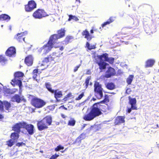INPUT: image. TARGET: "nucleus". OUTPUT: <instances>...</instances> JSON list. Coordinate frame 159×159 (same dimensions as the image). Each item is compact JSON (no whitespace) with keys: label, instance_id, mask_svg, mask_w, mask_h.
<instances>
[{"label":"nucleus","instance_id":"f257e3e1","mask_svg":"<svg viewBox=\"0 0 159 159\" xmlns=\"http://www.w3.org/2000/svg\"><path fill=\"white\" fill-rule=\"evenodd\" d=\"M94 57V61L98 65L101 72L105 70L107 66L108 65V64L106 62H107L111 64H112L114 62V58L112 57H109L108 54L106 53H104L101 55L95 56Z\"/></svg>","mask_w":159,"mask_h":159},{"label":"nucleus","instance_id":"f03ea898","mask_svg":"<svg viewBox=\"0 0 159 159\" xmlns=\"http://www.w3.org/2000/svg\"><path fill=\"white\" fill-rule=\"evenodd\" d=\"M52 118L50 116H46L43 119L39 121L37 123V126L38 130L42 131L48 128V126L51 125Z\"/></svg>","mask_w":159,"mask_h":159},{"label":"nucleus","instance_id":"7ed1b4c3","mask_svg":"<svg viewBox=\"0 0 159 159\" xmlns=\"http://www.w3.org/2000/svg\"><path fill=\"white\" fill-rule=\"evenodd\" d=\"M103 91L102 85L97 81L95 82L94 84V94L97 99H100L102 98Z\"/></svg>","mask_w":159,"mask_h":159},{"label":"nucleus","instance_id":"20e7f679","mask_svg":"<svg viewBox=\"0 0 159 159\" xmlns=\"http://www.w3.org/2000/svg\"><path fill=\"white\" fill-rule=\"evenodd\" d=\"M24 76V74L22 72L17 71L15 72L14 74V78L12 80L11 84L14 86L15 85H17L20 89L22 86V82L20 79Z\"/></svg>","mask_w":159,"mask_h":159},{"label":"nucleus","instance_id":"39448f33","mask_svg":"<svg viewBox=\"0 0 159 159\" xmlns=\"http://www.w3.org/2000/svg\"><path fill=\"white\" fill-rule=\"evenodd\" d=\"M66 30L65 28H61L57 31V34L52 35L50 38L56 43L57 39L62 38L65 36Z\"/></svg>","mask_w":159,"mask_h":159},{"label":"nucleus","instance_id":"423d86ee","mask_svg":"<svg viewBox=\"0 0 159 159\" xmlns=\"http://www.w3.org/2000/svg\"><path fill=\"white\" fill-rule=\"evenodd\" d=\"M31 103L32 106L37 108H42L46 104V102L44 100L36 97L31 99Z\"/></svg>","mask_w":159,"mask_h":159},{"label":"nucleus","instance_id":"0eeeda50","mask_svg":"<svg viewBox=\"0 0 159 159\" xmlns=\"http://www.w3.org/2000/svg\"><path fill=\"white\" fill-rule=\"evenodd\" d=\"M102 106L98 102L95 103L92 106L90 111L95 117L102 114L101 107Z\"/></svg>","mask_w":159,"mask_h":159},{"label":"nucleus","instance_id":"6e6552de","mask_svg":"<svg viewBox=\"0 0 159 159\" xmlns=\"http://www.w3.org/2000/svg\"><path fill=\"white\" fill-rule=\"evenodd\" d=\"M48 16V15L44 10L39 9L36 10L32 15L33 16L34 18L37 19H40Z\"/></svg>","mask_w":159,"mask_h":159},{"label":"nucleus","instance_id":"1a4fd4ad","mask_svg":"<svg viewBox=\"0 0 159 159\" xmlns=\"http://www.w3.org/2000/svg\"><path fill=\"white\" fill-rule=\"evenodd\" d=\"M37 7V4L33 0L28 2L27 4L25 5V10L26 12H30L32 11Z\"/></svg>","mask_w":159,"mask_h":159},{"label":"nucleus","instance_id":"9d476101","mask_svg":"<svg viewBox=\"0 0 159 159\" xmlns=\"http://www.w3.org/2000/svg\"><path fill=\"white\" fill-rule=\"evenodd\" d=\"M49 61L47 57H45L42 61V63H39L37 66L39 70H43L46 69L48 66L47 63L49 62Z\"/></svg>","mask_w":159,"mask_h":159},{"label":"nucleus","instance_id":"9b49d317","mask_svg":"<svg viewBox=\"0 0 159 159\" xmlns=\"http://www.w3.org/2000/svg\"><path fill=\"white\" fill-rule=\"evenodd\" d=\"M24 122H19L14 125L12 127V130L15 132L20 133L21 131V128H23V127H24Z\"/></svg>","mask_w":159,"mask_h":159},{"label":"nucleus","instance_id":"f8f14e48","mask_svg":"<svg viewBox=\"0 0 159 159\" xmlns=\"http://www.w3.org/2000/svg\"><path fill=\"white\" fill-rule=\"evenodd\" d=\"M56 43L50 38L47 43L43 46L47 53H48L53 47V45Z\"/></svg>","mask_w":159,"mask_h":159},{"label":"nucleus","instance_id":"ddd939ff","mask_svg":"<svg viewBox=\"0 0 159 159\" xmlns=\"http://www.w3.org/2000/svg\"><path fill=\"white\" fill-rule=\"evenodd\" d=\"M24 126L23 128L25 129L28 134L31 135L34 133V126L32 124H27L25 122H24Z\"/></svg>","mask_w":159,"mask_h":159},{"label":"nucleus","instance_id":"4468645a","mask_svg":"<svg viewBox=\"0 0 159 159\" xmlns=\"http://www.w3.org/2000/svg\"><path fill=\"white\" fill-rule=\"evenodd\" d=\"M116 74V72L114 69L111 67H109L106 72L105 77L107 78H109L111 76L115 75Z\"/></svg>","mask_w":159,"mask_h":159},{"label":"nucleus","instance_id":"2eb2a0df","mask_svg":"<svg viewBox=\"0 0 159 159\" xmlns=\"http://www.w3.org/2000/svg\"><path fill=\"white\" fill-rule=\"evenodd\" d=\"M125 116H117L115 120L114 124L115 125H117L124 123L125 122Z\"/></svg>","mask_w":159,"mask_h":159},{"label":"nucleus","instance_id":"dca6fc26","mask_svg":"<svg viewBox=\"0 0 159 159\" xmlns=\"http://www.w3.org/2000/svg\"><path fill=\"white\" fill-rule=\"evenodd\" d=\"M16 53V50L15 47H11L9 48L5 52L6 55L9 57H12Z\"/></svg>","mask_w":159,"mask_h":159},{"label":"nucleus","instance_id":"f3484780","mask_svg":"<svg viewBox=\"0 0 159 159\" xmlns=\"http://www.w3.org/2000/svg\"><path fill=\"white\" fill-rule=\"evenodd\" d=\"M54 92L52 93L54 94V96L56 100L58 102H59V98L62 97L63 94L62 91L59 90L58 89H56L53 90Z\"/></svg>","mask_w":159,"mask_h":159},{"label":"nucleus","instance_id":"a211bd4d","mask_svg":"<svg viewBox=\"0 0 159 159\" xmlns=\"http://www.w3.org/2000/svg\"><path fill=\"white\" fill-rule=\"evenodd\" d=\"M34 58L31 55H29L27 56L25 59V62L28 66H30L33 63Z\"/></svg>","mask_w":159,"mask_h":159},{"label":"nucleus","instance_id":"6ab92c4d","mask_svg":"<svg viewBox=\"0 0 159 159\" xmlns=\"http://www.w3.org/2000/svg\"><path fill=\"white\" fill-rule=\"evenodd\" d=\"M26 32H23L20 33H18L17 34L15 38L16 40L19 42H21L22 41H25V36L27 34Z\"/></svg>","mask_w":159,"mask_h":159},{"label":"nucleus","instance_id":"aec40b11","mask_svg":"<svg viewBox=\"0 0 159 159\" xmlns=\"http://www.w3.org/2000/svg\"><path fill=\"white\" fill-rule=\"evenodd\" d=\"M82 34L88 41H91L93 38V37L89 34L87 29H85L82 31Z\"/></svg>","mask_w":159,"mask_h":159},{"label":"nucleus","instance_id":"412c9836","mask_svg":"<svg viewBox=\"0 0 159 159\" xmlns=\"http://www.w3.org/2000/svg\"><path fill=\"white\" fill-rule=\"evenodd\" d=\"M95 117L90 111L85 114L83 116V119L85 120L90 121L93 120Z\"/></svg>","mask_w":159,"mask_h":159},{"label":"nucleus","instance_id":"4be33fe9","mask_svg":"<svg viewBox=\"0 0 159 159\" xmlns=\"http://www.w3.org/2000/svg\"><path fill=\"white\" fill-rule=\"evenodd\" d=\"M129 104L131 105L132 107H136L137 101L136 98H132L130 96L128 97Z\"/></svg>","mask_w":159,"mask_h":159},{"label":"nucleus","instance_id":"5701e85b","mask_svg":"<svg viewBox=\"0 0 159 159\" xmlns=\"http://www.w3.org/2000/svg\"><path fill=\"white\" fill-rule=\"evenodd\" d=\"M116 17H115L111 16L106 22H104L101 25L102 28L105 27L107 25H108L113 22L115 20Z\"/></svg>","mask_w":159,"mask_h":159},{"label":"nucleus","instance_id":"b1692460","mask_svg":"<svg viewBox=\"0 0 159 159\" xmlns=\"http://www.w3.org/2000/svg\"><path fill=\"white\" fill-rule=\"evenodd\" d=\"M19 134L15 132L11 133L10 135L11 139L15 142H16L19 137Z\"/></svg>","mask_w":159,"mask_h":159},{"label":"nucleus","instance_id":"393cba45","mask_svg":"<svg viewBox=\"0 0 159 159\" xmlns=\"http://www.w3.org/2000/svg\"><path fill=\"white\" fill-rule=\"evenodd\" d=\"M11 100L14 102H16L18 103L21 102L22 99L20 96L18 94H15L11 98Z\"/></svg>","mask_w":159,"mask_h":159},{"label":"nucleus","instance_id":"a878e982","mask_svg":"<svg viewBox=\"0 0 159 159\" xmlns=\"http://www.w3.org/2000/svg\"><path fill=\"white\" fill-rule=\"evenodd\" d=\"M155 62V61L154 60L148 59L146 61L145 67L146 68L152 67L154 65Z\"/></svg>","mask_w":159,"mask_h":159},{"label":"nucleus","instance_id":"bb28decb","mask_svg":"<svg viewBox=\"0 0 159 159\" xmlns=\"http://www.w3.org/2000/svg\"><path fill=\"white\" fill-rule=\"evenodd\" d=\"M85 137V133H82L76 138L75 141V143H80L81 140L84 139Z\"/></svg>","mask_w":159,"mask_h":159},{"label":"nucleus","instance_id":"cd10ccee","mask_svg":"<svg viewBox=\"0 0 159 159\" xmlns=\"http://www.w3.org/2000/svg\"><path fill=\"white\" fill-rule=\"evenodd\" d=\"M74 39V37L72 36H67L63 42L65 44H67L71 43Z\"/></svg>","mask_w":159,"mask_h":159},{"label":"nucleus","instance_id":"c85d7f7f","mask_svg":"<svg viewBox=\"0 0 159 159\" xmlns=\"http://www.w3.org/2000/svg\"><path fill=\"white\" fill-rule=\"evenodd\" d=\"M10 17L7 14H2L0 15V20L8 21L10 20Z\"/></svg>","mask_w":159,"mask_h":159},{"label":"nucleus","instance_id":"c756f323","mask_svg":"<svg viewBox=\"0 0 159 159\" xmlns=\"http://www.w3.org/2000/svg\"><path fill=\"white\" fill-rule=\"evenodd\" d=\"M74 98L73 95H72V94L71 93H69L67 94L65 97L62 99V101L64 102H66L67 101L69 100V99L71 98Z\"/></svg>","mask_w":159,"mask_h":159},{"label":"nucleus","instance_id":"7c9ffc66","mask_svg":"<svg viewBox=\"0 0 159 159\" xmlns=\"http://www.w3.org/2000/svg\"><path fill=\"white\" fill-rule=\"evenodd\" d=\"M45 87L51 93H53L54 89H52L51 84L49 82H46L45 84Z\"/></svg>","mask_w":159,"mask_h":159},{"label":"nucleus","instance_id":"2f4dec72","mask_svg":"<svg viewBox=\"0 0 159 159\" xmlns=\"http://www.w3.org/2000/svg\"><path fill=\"white\" fill-rule=\"evenodd\" d=\"M107 88L110 90H112L115 88L114 84L112 83H108L106 85Z\"/></svg>","mask_w":159,"mask_h":159},{"label":"nucleus","instance_id":"473e14b6","mask_svg":"<svg viewBox=\"0 0 159 159\" xmlns=\"http://www.w3.org/2000/svg\"><path fill=\"white\" fill-rule=\"evenodd\" d=\"M121 32V34H123L127 35L130 33V31L128 28L125 27L122 29Z\"/></svg>","mask_w":159,"mask_h":159},{"label":"nucleus","instance_id":"72a5a7b5","mask_svg":"<svg viewBox=\"0 0 159 159\" xmlns=\"http://www.w3.org/2000/svg\"><path fill=\"white\" fill-rule=\"evenodd\" d=\"M109 96L108 94H105L104 96V99L101 101L99 102H98V103H99L100 104V103H108L109 102Z\"/></svg>","mask_w":159,"mask_h":159},{"label":"nucleus","instance_id":"f704fd0d","mask_svg":"<svg viewBox=\"0 0 159 159\" xmlns=\"http://www.w3.org/2000/svg\"><path fill=\"white\" fill-rule=\"evenodd\" d=\"M134 76L133 75H130L126 80V82L128 84H130L133 80Z\"/></svg>","mask_w":159,"mask_h":159},{"label":"nucleus","instance_id":"c9c22d12","mask_svg":"<svg viewBox=\"0 0 159 159\" xmlns=\"http://www.w3.org/2000/svg\"><path fill=\"white\" fill-rule=\"evenodd\" d=\"M69 18L68 20V21H70L72 20H73L75 21H77L79 20L78 18L75 16H73L71 15H69Z\"/></svg>","mask_w":159,"mask_h":159},{"label":"nucleus","instance_id":"e433bc0d","mask_svg":"<svg viewBox=\"0 0 159 159\" xmlns=\"http://www.w3.org/2000/svg\"><path fill=\"white\" fill-rule=\"evenodd\" d=\"M6 145L9 147H12L14 144L15 142L11 139H10L6 142Z\"/></svg>","mask_w":159,"mask_h":159},{"label":"nucleus","instance_id":"4c0bfd02","mask_svg":"<svg viewBox=\"0 0 159 159\" xmlns=\"http://www.w3.org/2000/svg\"><path fill=\"white\" fill-rule=\"evenodd\" d=\"M4 106L5 107V109L7 111L9 110V109L11 107L10 103L6 101L4 102Z\"/></svg>","mask_w":159,"mask_h":159},{"label":"nucleus","instance_id":"58836bf2","mask_svg":"<svg viewBox=\"0 0 159 159\" xmlns=\"http://www.w3.org/2000/svg\"><path fill=\"white\" fill-rule=\"evenodd\" d=\"M7 59L6 57L2 55H0V62L2 63H5L7 61Z\"/></svg>","mask_w":159,"mask_h":159},{"label":"nucleus","instance_id":"ea45409f","mask_svg":"<svg viewBox=\"0 0 159 159\" xmlns=\"http://www.w3.org/2000/svg\"><path fill=\"white\" fill-rule=\"evenodd\" d=\"M38 52L39 53L42 52L44 54H46L47 53L43 46L39 49Z\"/></svg>","mask_w":159,"mask_h":159},{"label":"nucleus","instance_id":"a19ab883","mask_svg":"<svg viewBox=\"0 0 159 159\" xmlns=\"http://www.w3.org/2000/svg\"><path fill=\"white\" fill-rule=\"evenodd\" d=\"M38 70H39V69L38 68V69H34L33 71V78L34 79H35L37 78V74L38 73Z\"/></svg>","mask_w":159,"mask_h":159},{"label":"nucleus","instance_id":"79ce46f5","mask_svg":"<svg viewBox=\"0 0 159 159\" xmlns=\"http://www.w3.org/2000/svg\"><path fill=\"white\" fill-rule=\"evenodd\" d=\"M91 79L90 76L88 77L85 80V84L86 88H87L89 85V81Z\"/></svg>","mask_w":159,"mask_h":159},{"label":"nucleus","instance_id":"37998d69","mask_svg":"<svg viewBox=\"0 0 159 159\" xmlns=\"http://www.w3.org/2000/svg\"><path fill=\"white\" fill-rule=\"evenodd\" d=\"M64 149V147L63 146H62L61 145H59L57 146V147L54 150L56 151H58L59 150L62 149Z\"/></svg>","mask_w":159,"mask_h":159},{"label":"nucleus","instance_id":"c03bdc74","mask_svg":"<svg viewBox=\"0 0 159 159\" xmlns=\"http://www.w3.org/2000/svg\"><path fill=\"white\" fill-rule=\"evenodd\" d=\"M75 120L72 119L69 121L68 123V125L71 126H73L75 124Z\"/></svg>","mask_w":159,"mask_h":159},{"label":"nucleus","instance_id":"a18cd8bd","mask_svg":"<svg viewBox=\"0 0 159 159\" xmlns=\"http://www.w3.org/2000/svg\"><path fill=\"white\" fill-rule=\"evenodd\" d=\"M137 107H132L131 106L130 108H128L127 109V112L128 113H130L131 112L132 110H137Z\"/></svg>","mask_w":159,"mask_h":159},{"label":"nucleus","instance_id":"49530a36","mask_svg":"<svg viewBox=\"0 0 159 159\" xmlns=\"http://www.w3.org/2000/svg\"><path fill=\"white\" fill-rule=\"evenodd\" d=\"M4 106V102H3L1 101H0V110L1 111H3Z\"/></svg>","mask_w":159,"mask_h":159},{"label":"nucleus","instance_id":"de8ad7c7","mask_svg":"<svg viewBox=\"0 0 159 159\" xmlns=\"http://www.w3.org/2000/svg\"><path fill=\"white\" fill-rule=\"evenodd\" d=\"M84 96V93H82L81 94H80L78 97L76 98H75V100H79L81 99Z\"/></svg>","mask_w":159,"mask_h":159},{"label":"nucleus","instance_id":"09e8293b","mask_svg":"<svg viewBox=\"0 0 159 159\" xmlns=\"http://www.w3.org/2000/svg\"><path fill=\"white\" fill-rule=\"evenodd\" d=\"M25 145V143L23 142H19L16 143V146L18 147H20L23 145Z\"/></svg>","mask_w":159,"mask_h":159},{"label":"nucleus","instance_id":"8fccbe9b","mask_svg":"<svg viewBox=\"0 0 159 159\" xmlns=\"http://www.w3.org/2000/svg\"><path fill=\"white\" fill-rule=\"evenodd\" d=\"M59 156V155L57 154L52 155L49 159H56L57 157Z\"/></svg>","mask_w":159,"mask_h":159},{"label":"nucleus","instance_id":"3c124183","mask_svg":"<svg viewBox=\"0 0 159 159\" xmlns=\"http://www.w3.org/2000/svg\"><path fill=\"white\" fill-rule=\"evenodd\" d=\"M10 89H6L4 90V93H10Z\"/></svg>","mask_w":159,"mask_h":159},{"label":"nucleus","instance_id":"603ef678","mask_svg":"<svg viewBox=\"0 0 159 159\" xmlns=\"http://www.w3.org/2000/svg\"><path fill=\"white\" fill-rule=\"evenodd\" d=\"M56 53L55 52H53L52 54H51L52 57V58H53V60L57 57H58V56L56 55Z\"/></svg>","mask_w":159,"mask_h":159},{"label":"nucleus","instance_id":"864d4df0","mask_svg":"<svg viewBox=\"0 0 159 159\" xmlns=\"http://www.w3.org/2000/svg\"><path fill=\"white\" fill-rule=\"evenodd\" d=\"M48 58L50 61H52L54 60L53 58H52V57L51 54L49 55L48 57Z\"/></svg>","mask_w":159,"mask_h":159},{"label":"nucleus","instance_id":"5fc2aeb1","mask_svg":"<svg viewBox=\"0 0 159 159\" xmlns=\"http://www.w3.org/2000/svg\"><path fill=\"white\" fill-rule=\"evenodd\" d=\"M80 65H79L76 66L74 69V72H76L78 70V69L80 67Z\"/></svg>","mask_w":159,"mask_h":159},{"label":"nucleus","instance_id":"6e6d98bb","mask_svg":"<svg viewBox=\"0 0 159 159\" xmlns=\"http://www.w3.org/2000/svg\"><path fill=\"white\" fill-rule=\"evenodd\" d=\"M96 48V46L95 45H93L90 46V48H89V50H91L92 49H94Z\"/></svg>","mask_w":159,"mask_h":159},{"label":"nucleus","instance_id":"4d7b16f0","mask_svg":"<svg viewBox=\"0 0 159 159\" xmlns=\"http://www.w3.org/2000/svg\"><path fill=\"white\" fill-rule=\"evenodd\" d=\"M86 47L89 49V48H90V44L88 42H87L86 44Z\"/></svg>","mask_w":159,"mask_h":159},{"label":"nucleus","instance_id":"13d9d810","mask_svg":"<svg viewBox=\"0 0 159 159\" xmlns=\"http://www.w3.org/2000/svg\"><path fill=\"white\" fill-rule=\"evenodd\" d=\"M139 25V22L138 21H137V23L136 24L135 26H134L132 27V28H133L134 29H135L136 28V27H137V26H138ZM131 28H132V27H131Z\"/></svg>","mask_w":159,"mask_h":159},{"label":"nucleus","instance_id":"bf43d9fd","mask_svg":"<svg viewBox=\"0 0 159 159\" xmlns=\"http://www.w3.org/2000/svg\"><path fill=\"white\" fill-rule=\"evenodd\" d=\"M59 108H62L63 109H64L65 110H67V108L66 107L64 106V105L61 106Z\"/></svg>","mask_w":159,"mask_h":159},{"label":"nucleus","instance_id":"052dcab7","mask_svg":"<svg viewBox=\"0 0 159 159\" xmlns=\"http://www.w3.org/2000/svg\"><path fill=\"white\" fill-rule=\"evenodd\" d=\"M3 118H4V116L0 114V120L2 119H3Z\"/></svg>","mask_w":159,"mask_h":159},{"label":"nucleus","instance_id":"680f3d73","mask_svg":"<svg viewBox=\"0 0 159 159\" xmlns=\"http://www.w3.org/2000/svg\"><path fill=\"white\" fill-rule=\"evenodd\" d=\"M3 118H4V116L0 114V120L2 119H3Z\"/></svg>","mask_w":159,"mask_h":159},{"label":"nucleus","instance_id":"e2e57ef3","mask_svg":"<svg viewBox=\"0 0 159 159\" xmlns=\"http://www.w3.org/2000/svg\"><path fill=\"white\" fill-rule=\"evenodd\" d=\"M91 74V72L90 70H88L87 73H86V74Z\"/></svg>","mask_w":159,"mask_h":159},{"label":"nucleus","instance_id":"0e129e2a","mask_svg":"<svg viewBox=\"0 0 159 159\" xmlns=\"http://www.w3.org/2000/svg\"><path fill=\"white\" fill-rule=\"evenodd\" d=\"M61 116L63 118H66V116H65V115L63 114H61Z\"/></svg>","mask_w":159,"mask_h":159},{"label":"nucleus","instance_id":"69168bd1","mask_svg":"<svg viewBox=\"0 0 159 159\" xmlns=\"http://www.w3.org/2000/svg\"><path fill=\"white\" fill-rule=\"evenodd\" d=\"M64 47L63 46H61L60 48V50L61 51H62L64 49Z\"/></svg>","mask_w":159,"mask_h":159},{"label":"nucleus","instance_id":"338daca9","mask_svg":"<svg viewBox=\"0 0 159 159\" xmlns=\"http://www.w3.org/2000/svg\"><path fill=\"white\" fill-rule=\"evenodd\" d=\"M90 32L91 34H93L94 33L93 30V29L91 30H90Z\"/></svg>","mask_w":159,"mask_h":159},{"label":"nucleus","instance_id":"774afa93","mask_svg":"<svg viewBox=\"0 0 159 159\" xmlns=\"http://www.w3.org/2000/svg\"><path fill=\"white\" fill-rule=\"evenodd\" d=\"M76 2L80 3V0H75Z\"/></svg>","mask_w":159,"mask_h":159}]
</instances>
